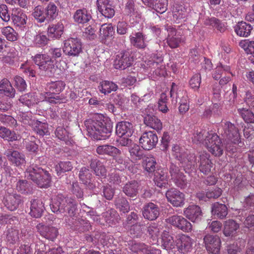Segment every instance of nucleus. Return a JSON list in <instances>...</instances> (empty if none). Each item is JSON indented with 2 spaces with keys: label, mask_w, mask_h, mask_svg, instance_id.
I'll use <instances>...</instances> for the list:
<instances>
[{
  "label": "nucleus",
  "mask_w": 254,
  "mask_h": 254,
  "mask_svg": "<svg viewBox=\"0 0 254 254\" xmlns=\"http://www.w3.org/2000/svg\"><path fill=\"white\" fill-rule=\"evenodd\" d=\"M84 124L89 135L95 139L105 140L110 136L111 127L102 119H90L86 120Z\"/></svg>",
  "instance_id": "1"
},
{
  "label": "nucleus",
  "mask_w": 254,
  "mask_h": 254,
  "mask_svg": "<svg viewBox=\"0 0 254 254\" xmlns=\"http://www.w3.org/2000/svg\"><path fill=\"white\" fill-rule=\"evenodd\" d=\"M52 211L56 213H64L67 207V213L71 216H74L77 210V202L74 199L64 197L62 195L59 194L52 198L50 204Z\"/></svg>",
  "instance_id": "2"
},
{
  "label": "nucleus",
  "mask_w": 254,
  "mask_h": 254,
  "mask_svg": "<svg viewBox=\"0 0 254 254\" xmlns=\"http://www.w3.org/2000/svg\"><path fill=\"white\" fill-rule=\"evenodd\" d=\"M65 86V83L61 80L48 82L45 87V100L53 104L62 103L63 98L59 94L64 90Z\"/></svg>",
  "instance_id": "3"
},
{
  "label": "nucleus",
  "mask_w": 254,
  "mask_h": 254,
  "mask_svg": "<svg viewBox=\"0 0 254 254\" xmlns=\"http://www.w3.org/2000/svg\"><path fill=\"white\" fill-rule=\"evenodd\" d=\"M218 131L228 141L235 144H239L241 142L238 128L230 122H221Z\"/></svg>",
  "instance_id": "4"
},
{
  "label": "nucleus",
  "mask_w": 254,
  "mask_h": 254,
  "mask_svg": "<svg viewBox=\"0 0 254 254\" xmlns=\"http://www.w3.org/2000/svg\"><path fill=\"white\" fill-rule=\"evenodd\" d=\"M205 146L214 156L220 157L223 154L224 145L219 136L213 131L207 137Z\"/></svg>",
  "instance_id": "5"
},
{
  "label": "nucleus",
  "mask_w": 254,
  "mask_h": 254,
  "mask_svg": "<svg viewBox=\"0 0 254 254\" xmlns=\"http://www.w3.org/2000/svg\"><path fill=\"white\" fill-rule=\"evenodd\" d=\"M172 151V155L180 161L182 166L185 169H191L194 166L195 156L193 154H188L178 145H174Z\"/></svg>",
  "instance_id": "6"
},
{
  "label": "nucleus",
  "mask_w": 254,
  "mask_h": 254,
  "mask_svg": "<svg viewBox=\"0 0 254 254\" xmlns=\"http://www.w3.org/2000/svg\"><path fill=\"white\" fill-rule=\"evenodd\" d=\"M63 51L64 54L68 57H78L82 52L81 40L77 38H68L64 42Z\"/></svg>",
  "instance_id": "7"
},
{
  "label": "nucleus",
  "mask_w": 254,
  "mask_h": 254,
  "mask_svg": "<svg viewBox=\"0 0 254 254\" xmlns=\"http://www.w3.org/2000/svg\"><path fill=\"white\" fill-rule=\"evenodd\" d=\"M51 182L52 177L47 171L40 168L37 170L33 168V182L38 187L48 188L51 186Z\"/></svg>",
  "instance_id": "8"
},
{
  "label": "nucleus",
  "mask_w": 254,
  "mask_h": 254,
  "mask_svg": "<svg viewBox=\"0 0 254 254\" xmlns=\"http://www.w3.org/2000/svg\"><path fill=\"white\" fill-rule=\"evenodd\" d=\"M169 173L171 180L176 186L181 189H184L187 187L188 180L186 176L178 166L172 163L169 167Z\"/></svg>",
  "instance_id": "9"
},
{
  "label": "nucleus",
  "mask_w": 254,
  "mask_h": 254,
  "mask_svg": "<svg viewBox=\"0 0 254 254\" xmlns=\"http://www.w3.org/2000/svg\"><path fill=\"white\" fill-rule=\"evenodd\" d=\"M133 59L129 52L122 51L116 56L114 66L116 69H125L133 64Z\"/></svg>",
  "instance_id": "10"
},
{
  "label": "nucleus",
  "mask_w": 254,
  "mask_h": 254,
  "mask_svg": "<svg viewBox=\"0 0 254 254\" xmlns=\"http://www.w3.org/2000/svg\"><path fill=\"white\" fill-rule=\"evenodd\" d=\"M151 58L146 62L147 68L157 75H163L165 66L163 64V57L160 55L153 54Z\"/></svg>",
  "instance_id": "11"
},
{
  "label": "nucleus",
  "mask_w": 254,
  "mask_h": 254,
  "mask_svg": "<svg viewBox=\"0 0 254 254\" xmlns=\"http://www.w3.org/2000/svg\"><path fill=\"white\" fill-rule=\"evenodd\" d=\"M203 242L206 250L213 254H219L221 247V240L217 236L207 234L204 236Z\"/></svg>",
  "instance_id": "12"
},
{
  "label": "nucleus",
  "mask_w": 254,
  "mask_h": 254,
  "mask_svg": "<svg viewBox=\"0 0 254 254\" xmlns=\"http://www.w3.org/2000/svg\"><path fill=\"white\" fill-rule=\"evenodd\" d=\"M158 141L157 135L151 131L144 132L139 138V143L141 147L147 150L154 148Z\"/></svg>",
  "instance_id": "13"
},
{
  "label": "nucleus",
  "mask_w": 254,
  "mask_h": 254,
  "mask_svg": "<svg viewBox=\"0 0 254 254\" xmlns=\"http://www.w3.org/2000/svg\"><path fill=\"white\" fill-rule=\"evenodd\" d=\"M33 60L35 64L41 70L50 71L51 72H52L53 69L55 68L54 61L47 55L37 54Z\"/></svg>",
  "instance_id": "14"
},
{
  "label": "nucleus",
  "mask_w": 254,
  "mask_h": 254,
  "mask_svg": "<svg viewBox=\"0 0 254 254\" xmlns=\"http://www.w3.org/2000/svg\"><path fill=\"white\" fill-rule=\"evenodd\" d=\"M166 221L184 232H189L192 230L191 224L182 216L173 215L167 218Z\"/></svg>",
  "instance_id": "15"
},
{
  "label": "nucleus",
  "mask_w": 254,
  "mask_h": 254,
  "mask_svg": "<svg viewBox=\"0 0 254 254\" xmlns=\"http://www.w3.org/2000/svg\"><path fill=\"white\" fill-rule=\"evenodd\" d=\"M210 155L206 153L200 154L196 159V165L199 171L204 174H208L213 167V163L210 159Z\"/></svg>",
  "instance_id": "16"
},
{
  "label": "nucleus",
  "mask_w": 254,
  "mask_h": 254,
  "mask_svg": "<svg viewBox=\"0 0 254 254\" xmlns=\"http://www.w3.org/2000/svg\"><path fill=\"white\" fill-rule=\"evenodd\" d=\"M167 31L168 36L166 40L168 45L172 49L179 47L180 44L183 42L181 32L173 27H169Z\"/></svg>",
  "instance_id": "17"
},
{
  "label": "nucleus",
  "mask_w": 254,
  "mask_h": 254,
  "mask_svg": "<svg viewBox=\"0 0 254 254\" xmlns=\"http://www.w3.org/2000/svg\"><path fill=\"white\" fill-rule=\"evenodd\" d=\"M166 196L168 201L174 206H181L184 204V194L175 188L168 190L166 192Z\"/></svg>",
  "instance_id": "18"
},
{
  "label": "nucleus",
  "mask_w": 254,
  "mask_h": 254,
  "mask_svg": "<svg viewBox=\"0 0 254 254\" xmlns=\"http://www.w3.org/2000/svg\"><path fill=\"white\" fill-rule=\"evenodd\" d=\"M36 229L41 236L51 241H54L59 234L58 229L54 226L40 223L36 226Z\"/></svg>",
  "instance_id": "19"
},
{
  "label": "nucleus",
  "mask_w": 254,
  "mask_h": 254,
  "mask_svg": "<svg viewBox=\"0 0 254 254\" xmlns=\"http://www.w3.org/2000/svg\"><path fill=\"white\" fill-rule=\"evenodd\" d=\"M22 202L21 197L16 193L8 192L4 195L3 202L5 207L10 211L16 210Z\"/></svg>",
  "instance_id": "20"
},
{
  "label": "nucleus",
  "mask_w": 254,
  "mask_h": 254,
  "mask_svg": "<svg viewBox=\"0 0 254 254\" xmlns=\"http://www.w3.org/2000/svg\"><path fill=\"white\" fill-rule=\"evenodd\" d=\"M124 14L129 16V20L132 24L138 22L141 16L140 13L135 7L133 0H127L125 7Z\"/></svg>",
  "instance_id": "21"
},
{
  "label": "nucleus",
  "mask_w": 254,
  "mask_h": 254,
  "mask_svg": "<svg viewBox=\"0 0 254 254\" xmlns=\"http://www.w3.org/2000/svg\"><path fill=\"white\" fill-rule=\"evenodd\" d=\"M190 9L186 7L184 5L175 3L172 9L173 17L174 20L178 23L182 21H186L188 16Z\"/></svg>",
  "instance_id": "22"
},
{
  "label": "nucleus",
  "mask_w": 254,
  "mask_h": 254,
  "mask_svg": "<svg viewBox=\"0 0 254 254\" xmlns=\"http://www.w3.org/2000/svg\"><path fill=\"white\" fill-rule=\"evenodd\" d=\"M176 242L178 250L181 253L188 254L192 250L193 241L192 239L187 235L180 236Z\"/></svg>",
  "instance_id": "23"
},
{
  "label": "nucleus",
  "mask_w": 254,
  "mask_h": 254,
  "mask_svg": "<svg viewBox=\"0 0 254 254\" xmlns=\"http://www.w3.org/2000/svg\"><path fill=\"white\" fill-rule=\"evenodd\" d=\"M160 214V209L157 205L149 202L144 205L142 215L144 218L150 221L156 219Z\"/></svg>",
  "instance_id": "24"
},
{
  "label": "nucleus",
  "mask_w": 254,
  "mask_h": 254,
  "mask_svg": "<svg viewBox=\"0 0 254 254\" xmlns=\"http://www.w3.org/2000/svg\"><path fill=\"white\" fill-rule=\"evenodd\" d=\"M79 178L81 183L89 189L93 190L95 188V183L89 169L82 167L79 171Z\"/></svg>",
  "instance_id": "25"
},
{
  "label": "nucleus",
  "mask_w": 254,
  "mask_h": 254,
  "mask_svg": "<svg viewBox=\"0 0 254 254\" xmlns=\"http://www.w3.org/2000/svg\"><path fill=\"white\" fill-rule=\"evenodd\" d=\"M116 132L118 136H126L130 137L133 132V125L129 122H120L116 125Z\"/></svg>",
  "instance_id": "26"
},
{
  "label": "nucleus",
  "mask_w": 254,
  "mask_h": 254,
  "mask_svg": "<svg viewBox=\"0 0 254 254\" xmlns=\"http://www.w3.org/2000/svg\"><path fill=\"white\" fill-rule=\"evenodd\" d=\"M184 215L190 220L194 222L201 219L202 211L198 205H191L184 209Z\"/></svg>",
  "instance_id": "27"
},
{
  "label": "nucleus",
  "mask_w": 254,
  "mask_h": 254,
  "mask_svg": "<svg viewBox=\"0 0 254 254\" xmlns=\"http://www.w3.org/2000/svg\"><path fill=\"white\" fill-rule=\"evenodd\" d=\"M100 37L103 43L109 45L114 34L113 27L111 23H105L101 25L100 29Z\"/></svg>",
  "instance_id": "28"
},
{
  "label": "nucleus",
  "mask_w": 254,
  "mask_h": 254,
  "mask_svg": "<svg viewBox=\"0 0 254 254\" xmlns=\"http://www.w3.org/2000/svg\"><path fill=\"white\" fill-rule=\"evenodd\" d=\"M4 154L11 164L14 166H19L25 163L24 155L18 151L11 149H7Z\"/></svg>",
  "instance_id": "29"
},
{
  "label": "nucleus",
  "mask_w": 254,
  "mask_h": 254,
  "mask_svg": "<svg viewBox=\"0 0 254 254\" xmlns=\"http://www.w3.org/2000/svg\"><path fill=\"white\" fill-rule=\"evenodd\" d=\"M142 1L144 4L160 14L164 13L167 10V0H142Z\"/></svg>",
  "instance_id": "30"
},
{
  "label": "nucleus",
  "mask_w": 254,
  "mask_h": 254,
  "mask_svg": "<svg viewBox=\"0 0 254 254\" xmlns=\"http://www.w3.org/2000/svg\"><path fill=\"white\" fill-rule=\"evenodd\" d=\"M146 39V35L140 31L132 33L129 36L130 44L134 47L140 49H143L147 46Z\"/></svg>",
  "instance_id": "31"
},
{
  "label": "nucleus",
  "mask_w": 254,
  "mask_h": 254,
  "mask_svg": "<svg viewBox=\"0 0 254 254\" xmlns=\"http://www.w3.org/2000/svg\"><path fill=\"white\" fill-rule=\"evenodd\" d=\"M11 19L15 25L22 27L26 24L27 17L20 8H14L11 10Z\"/></svg>",
  "instance_id": "32"
},
{
  "label": "nucleus",
  "mask_w": 254,
  "mask_h": 254,
  "mask_svg": "<svg viewBox=\"0 0 254 254\" xmlns=\"http://www.w3.org/2000/svg\"><path fill=\"white\" fill-rule=\"evenodd\" d=\"M239 227V224L235 220L233 219L227 220L224 223L223 234L226 237H233L235 235Z\"/></svg>",
  "instance_id": "33"
},
{
  "label": "nucleus",
  "mask_w": 254,
  "mask_h": 254,
  "mask_svg": "<svg viewBox=\"0 0 254 254\" xmlns=\"http://www.w3.org/2000/svg\"><path fill=\"white\" fill-rule=\"evenodd\" d=\"M74 21L78 24L87 23L91 19L90 12L86 9H79L76 10L73 16Z\"/></svg>",
  "instance_id": "34"
},
{
  "label": "nucleus",
  "mask_w": 254,
  "mask_h": 254,
  "mask_svg": "<svg viewBox=\"0 0 254 254\" xmlns=\"http://www.w3.org/2000/svg\"><path fill=\"white\" fill-rule=\"evenodd\" d=\"M144 124L154 129L157 132L160 131L162 129V123L160 119L153 115H147L144 118Z\"/></svg>",
  "instance_id": "35"
},
{
  "label": "nucleus",
  "mask_w": 254,
  "mask_h": 254,
  "mask_svg": "<svg viewBox=\"0 0 254 254\" xmlns=\"http://www.w3.org/2000/svg\"><path fill=\"white\" fill-rule=\"evenodd\" d=\"M96 176L100 179H105L107 176V170L103 163L97 160H93L90 164Z\"/></svg>",
  "instance_id": "36"
},
{
  "label": "nucleus",
  "mask_w": 254,
  "mask_h": 254,
  "mask_svg": "<svg viewBox=\"0 0 254 254\" xmlns=\"http://www.w3.org/2000/svg\"><path fill=\"white\" fill-rule=\"evenodd\" d=\"M154 181L155 185L162 188L167 187L168 185V177L165 170L158 169L154 175Z\"/></svg>",
  "instance_id": "37"
},
{
  "label": "nucleus",
  "mask_w": 254,
  "mask_h": 254,
  "mask_svg": "<svg viewBox=\"0 0 254 254\" xmlns=\"http://www.w3.org/2000/svg\"><path fill=\"white\" fill-rule=\"evenodd\" d=\"M139 185L137 181H131L127 183L123 187V191L128 197H136L138 193Z\"/></svg>",
  "instance_id": "38"
},
{
  "label": "nucleus",
  "mask_w": 254,
  "mask_h": 254,
  "mask_svg": "<svg viewBox=\"0 0 254 254\" xmlns=\"http://www.w3.org/2000/svg\"><path fill=\"white\" fill-rule=\"evenodd\" d=\"M235 32L240 37L249 36L253 29L252 26L245 22H240L235 26Z\"/></svg>",
  "instance_id": "39"
},
{
  "label": "nucleus",
  "mask_w": 254,
  "mask_h": 254,
  "mask_svg": "<svg viewBox=\"0 0 254 254\" xmlns=\"http://www.w3.org/2000/svg\"><path fill=\"white\" fill-rule=\"evenodd\" d=\"M64 26L62 21L57 24L49 25L48 33L49 36L56 39H59L63 34Z\"/></svg>",
  "instance_id": "40"
},
{
  "label": "nucleus",
  "mask_w": 254,
  "mask_h": 254,
  "mask_svg": "<svg viewBox=\"0 0 254 254\" xmlns=\"http://www.w3.org/2000/svg\"><path fill=\"white\" fill-rule=\"evenodd\" d=\"M96 152L99 155H107L112 157L115 154L120 153L121 150L115 146L105 144L98 146Z\"/></svg>",
  "instance_id": "41"
},
{
  "label": "nucleus",
  "mask_w": 254,
  "mask_h": 254,
  "mask_svg": "<svg viewBox=\"0 0 254 254\" xmlns=\"http://www.w3.org/2000/svg\"><path fill=\"white\" fill-rule=\"evenodd\" d=\"M211 211L213 215L221 219L225 218L228 214L226 205L218 202H215L212 205Z\"/></svg>",
  "instance_id": "42"
},
{
  "label": "nucleus",
  "mask_w": 254,
  "mask_h": 254,
  "mask_svg": "<svg viewBox=\"0 0 254 254\" xmlns=\"http://www.w3.org/2000/svg\"><path fill=\"white\" fill-rule=\"evenodd\" d=\"M212 132V131H207L202 129H197L193 134L192 140L195 143H202L205 145L207 137Z\"/></svg>",
  "instance_id": "43"
},
{
  "label": "nucleus",
  "mask_w": 254,
  "mask_h": 254,
  "mask_svg": "<svg viewBox=\"0 0 254 254\" xmlns=\"http://www.w3.org/2000/svg\"><path fill=\"white\" fill-rule=\"evenodd\" d=\"M0 93H3L6 96L10 97L14 96L15 89L7 79L4 78L0 81Z\"/></svg>",
  "instance_id": "44"
},
{
  "label": "nucleus",
  "mask_w": 254,
  "mask_h": 254,
  "mask_svg": "<svg viewBox=\"0 0 254 254\" xmlns=\"http://www.w3.org/2000/svg\"><path fill=\"white\" fill-rule=\"evenodd\" d=\"M118 88V85L112 81L104 80L101 82L98 86V89L100 92L106 95L110 93L112 91H115Z\"/></svg>",
  "instance_id": "45"
},
{
  "label": "nucleus",
  "mask_w": 254,
  "mask_h": 254,
  "mask_svg": "<svg viewBox=\"0 0 254 254\" xmlns=\"http://www.w3.org/2000/svg\"><path fill=\"white\" fill-rule=\"evenodd\" d=\"M116 208L118 209L121 213H126L129 210V205L126 198L122 195H119L115 198L114 201Z\"/></svg>",
  "instance_id": "46"
},
{
  "label": "nucleus",
  "mask_w": 254,
  "mask_h": 254,
  "mask_svg": "<svg viewBox=\"0 0 254 254\" xmlns=\"http://www.w3.org/2000/svg\"><path fill=\"white\" fill-rule=\"evenodd\" d=\"M162 247L166 250H173L175 247V244L173 237L169 232L164 231L161 235Z\"/></svg>",
  "instance_id": "47"
},
{
  "label": "nucleus",
  "mask_w": 254,
  "mask_h": 254,
  "mask_svg": "<svg viewBox=\"0 0 254 254\" xmlns=\"http://www.w3.org/2000/svg\"><path fill=\"white\" fill-rule=\"evenodd\" d=\"M106 222L109 226H112L116 225L119 222L120 216L114 209H110L104 214Z\"/></svg>",
  "instance_id": "48"
},
{
  "label": "nucleus",
  "mask_w": 254,
  "mask_h": 254,
  "mask_svg": "<svg viewBox=\"0 0 254 254\" xmlns=\"http://www.w3.org/2000/svg\"><path fill=\"white\" fill-rule=\"evenodd\" d=\"M238 113L246 123L254 124V114L250 109L239 108L238 109Z\"/></svg>",
  "instance_id": "49"
},
{
  "label": "nucleus",
  "mask_w": 254,
  "mask_h": 254,
  "mask_svg": "<svg viewBox=\"0 0 254 254\" xmlns=\"http://www.w3.org/2000/svg\"><path fill=\"white\" fill-rule=\"evenodd\" d=\"M1 31L6 39L9 41L13 42L18 39V33L9 26L2 28Z\"/></svg>",
  "instance_id": "50"
},
{
  "label": "nucleus",
  "mask_w": 254,
  "mask_h": 254,
  "mask_svg": "<svg viewBox=\"0 0 254 254\" xmlns=\"http://www.w3.org/2000/svg\"><path fill=\"white\" fill-rule=\"evenodd\" d=\"M142 164L147 172L148 173L154 172L156 164V159L153 156L149 155L144 158Z\"/></svg>",
  "instance_id": "51"
},
{
  "label": "nucleus",
  "mask_w": 254,
  "mask_h": 254,
  "mask_svg": "<svg viewBox=\"0 0 254 254\" xmlns=\"http://www.w3.org/2000/svg\"><path fill=\"white\" fill-rule=\"evenodd\" d=\"M72 168V165L70 161H61L55 166L56 171L58 176L71 171Z\"/></svg>",
  "instance_id": "52"
},
{
  "label": "nucleus",
  "mask_w": 254,
  "mask_h": 254,
  "mask_svg": "<svg viewBox=\"0 0 254 254\" xmlns=\"http://www.w3.org/2000/svg\"><path fill=\"white\" fill-rule=\"evenodd\" d=\"M0 136L5 140L12 141L17 139V136L14 131H11L5 127H0Z\"/></svg>",
  "instance_id": "53"
},
{
  "label": "nucleus",
  "mask_w": 254,
  "mask_h": 254,
  "mask_svg": "<svg viewBox=\"0 0 254 254\" xmlns=\"http://www.w3.org/2000/svg\"><path fill=\"white\" fill-rule=\"evenodd\" d=\"M44 205L42 201L39 199L33 200V217L39 218L43 211Z\"/></svg>",
  "instance_id": "54"
},
{
  "label": "nucleus",
  "mask_w": 254,
  "mask_h": 254,
  "mask_svg": "<svg viewBox=\"0 0 254 254\" xmlns=\"http://www.w3.org/2000/svg\"><path fill=\"white\" fill-rule=\"evenodd\" d=\"M33 16H34L37 22L40 23L43 22L46 18V14L44 8L41 5L36 6L34 9V12H33Z\"/></svg>",
  "instance_id": "55"
},
{
  "label": "nucleus",
  "mask_w": 254,
  "mask_h": 254,
  "mask_svg": "<svg viewBox=\"0 0 254 254\" xmlns=\"http://www.w3.org/2000/svg\"><path fill=\"white\" fill-rule=\"evenodd\" d=\"M161 230V226L155 223L151 224L148 227L149 235L153 240H156L158 239Z\"/></svg>",
  "instance_id": "56"
},
{
  "label": "nucleus",
  "mask_w": 254,
  "mask_h": 254,
  "mask_svg": "<svg viewBox=\"0 0 254 254\" xmlns=\"http://www.w3.org/2000/svg\"><path fill=\"white\" fill-rule=\"evenodd\" d=\"M58 13L57 6L53 2H50L46 8V17L49 20H54L57 16Z\"/></svg>",
  "instance_id": "57"
},
{
  "label": "nucleus",
  "mask_w": 254,
  "mask_h": 254,
  "mask_svg": "<svg viewBox=\"0 0 254 254\" xmlns=\"http://www.w3.org/2000/svg\"><path fill=\"white\" fill-rule=\"evenodd\" d=\"M239 46L247 54H254V41L249 40H242L240 42Z\"/></svg>",
  "instance_id": "58"
},
{
  "label": "nucleus",
  "mask_w": 254,
  "mask_h": 254,
  "mask_svg": "<svg viewBox=\"0 0 254 254\" xmlns=\"http://www.w3.org/2000/svg\"><path fill=\"white\" fill-rule=\"evenodd\" d=\"M18 60V53L15 49H11L7 55L2 58L3 63L9 64H13Z\"/></svg>",
  "instance_id": "59"
},
{
  "label": "nucleus",
  "mask_w": 254,
  "mask_h": 254,
  "mask_svg": "<svg viewBox=\"0 0 254 254\" xmlns=\"http://www.w3.org/2000/svg\"><path fill=\"white\" fill-rule=\"evenodd\" d=\"M33 126H34V130L40 136H43L47 132V124L38 121H33Z\"/></svg>",
  "instance_id": "60"
},
{
  "label": "nucleus",
  "mask_w": 254,
  "mask_h": 254,
  "mask_svg": "<svg viewBox=\"0 0 254 254\" xmlns=\"http://www.w3.org/2000/svg\"><path fill=\"white\" fill-rule=\"evenodd\" d=\"M7 241L10 244H15L19 240V231L17 230L10 228L7 230Z\"/></svg>",
  "instance_id": "61"
},
{
  "label": "nucleus",
  "mask_w": 254,
  "mask_h": 254,
  "mask_svg": "<svg viewBox=\"0 0 254 254\" xmlns=\"http://www.w3.org/2000/svg\"><path fill=\"white\" fill-rule=\"evenodd\" d=\"M0 122L4 125H8L11 127H14L17 126L16 120L11 116L6 114H0Z\"/></svg>",
  "instance_id": "62"
},
{
  "label": "nucleus",
  "mask_w": 254,
  "mask_h": 254,
  "mask_svg": "<svg viewBox=\"0 0 254 254\" xmlns=\"http://www.w3.org/2000/svg\"><path fill=\"white\" fill-rule=\"evenodd\" d=\"M17 191L23 194H27L30 191V184L26 180H19L16 184Z\"/></svg>",
  "instance_id": "63"
},
{
  "label": "nucleus",
  "mask_w": 254,
  "mask_h": 254,
  "mask_svg": "<svg viewBox=\"0 0 254 254\" xmlns=\"http://www.w3.org/2000/svg\"><path fill=\"white\" fill-rule=\"evenodd\" d=\"M201 83V76L200 74H195L190 78L189 84L190 88L194 91H198Z\"/></svg>",
  "instance_id": "64"
}]
</instances>
